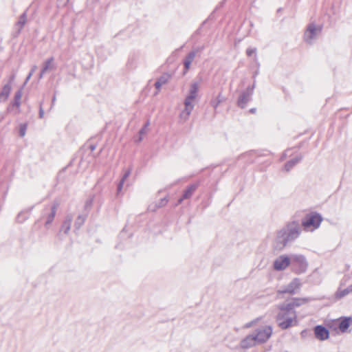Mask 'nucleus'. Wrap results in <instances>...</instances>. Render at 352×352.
<instances>
[{
  "label": "nucleus",
  "instance_id": "9",
  "mask_svg": "<svg viewBox=\"0 0 352 352\" xmlns=\"http://www.w3.org/2000/svg\"><path fill=\"white\" fill-rule=\"evenodd\" d=\"M291 257L286 255L280 256L274 262V268L277 271H282L285 270L289 265H291Z\"/></svg>",
  "mask_w": 352,
  "mask_h": 352
},
{
  "label": "nucleus",
  "instance_id": "13",
  "mask_svg": "<svg viewBox=\"0 0 352 352\" xmlns=\"http://www.w3.org/2000/svg\"><path fill=\"white\" fill-rule=\"evenodd\" d=\"M352 323V317H342L338 321H335V325H338L339 330H347Z\"/></svg>",
  "mask_w": 352,
  "mask_h": 352
},
{
  "label": "nucleus",
  "instance_id": "11",
  "mask_svg": "<svg viewBox=\"0 0 352 352\" xmlns=\"http://www.w3.org/2000/svg\"><path fill=\"white\" fill-rule=\"evenodd\" d=\"M27 22V10L25 11L20 16L19 20L16 22L14 25V28L16 30L14 36H17L21 32L23 26L25 25Z\"/></svg>",
  "mask_w": 352,
  "mask_h": 352
},
{
  "label": "nucleus",
  "instance_id": "46",
  "mask_svg": "<svg viewBox=\"0 0 352 352\" xmlns=\"http://www.w3.org/2000/svg\"><path fill=\"white\" fill-rule=\"evenodd\" d=\"M267 329L266 330H272V327L271 326H267Z\"/></svg>",
  "mask_w": 352,
  "mask_h": 352
},
{
  "label": "nucleus",
  "instance_id": "29",
  "mask_svg": "<svg viewBox=\"0 0 352 352\" xmlns=\"http://www.w3.org/2000/svg\"><path fill=\"white\" fill-rule=\"evenodd\" d=\"M351 292H352V284L351 285H349L347 288L341 291L340 292V294H338V296L340 298H342Z\"/></svg>",
  "mask_w": 352,
  "mask_h": 352
},
{
  "label": "nucleus",
  "instance_id": "30",
  "mask_svg": "<svg viewBox=\"0 0 352 352\" xmlns=\"http://www.w3.org/2000/svg\"><path fill=\"white\" fill-rule=\"evenodd\" d=\"M28 124L26 123L21 124L19 126V135L23 137L25 135Z\"/></svg>",
  "mask_w": 352,
  "mask_h": 352
},
{
  "label": "nucleus",
  "instance_id": "39",
  "mask_svg": "<svg viewBox=\"0 0 352 352\" xmlns=\"http://www.w3.org/2000/svg\"><path fill=\"white\" fill-rule=\"evenodd\" d=\"M32 72H30V74H28V76H27L26 79H25V83L28 82V80L30 79L31 76H32Z\"/></svg>",
  "mask_w": 352,
  "mask_h": 352
},
{
  "label": "nucleus",
  "instance_id": "37",
  "mask_svg": "<svg viewBox=\"0 0 352 352\" xmlns=\"http://www.w3.org/2000/svg\"><path fill=\"white\" fill-rule=\"evenodd\" d=\"M15 79V74H12L10 78H9V80H8V83H10V85H11V84L12 83V82Z\"/></svg>",
  "mask_w": 352,
  "mask_h": 352
},
{
  "label": "nucleus",
  "instance_id": "5",
  "mask_svg": "<svg viewBox=\"0 0 352 352\" xmlns=\"http://www.w3.org/2000/svg\"><path fill=\"white\" fill-rule=\"evenodd\" d=\"M302 285L301 281L299 278H294L287 285L283 287L278 290V294H289L291 295L298 293Z\"/></svg>",
  "mask_w": 352,
  "mask_h": 352
},
{
  "label": "nucleus",
  "instance_id": "43",
  "mask_svg": "<svg viewBox=\"0 0 352 352\" xmlns=\"http://www.w3.org/2000/svg\"><path fill=\"white\" fill-rule=\"evenodd\" d=\"M20 217H21V214H18V216H17V217H16V220H17V221H19V222H21V221H21V220H20Z\"/></svg>",
  "mask_w": 352,
  "mask_h": 352
},
{
  "label": "nucleus",
  "instance_id": "4",
  "mask_svg": "<svg viewBox=\"0 0 352 352\" xmlns=\"http://www.w3.org/2000/svg\"><path fill=\"white\" fill-rule=\"evenodd\" d=\"M291 265L296 273L300 274L305 272L307 263L305 256L302 255H292L291 256Z\"/></svg>",
  "mask_w": 352,
  "mask_h": 352
},
{
  "label": "nucleus",
  "instance_id": "26",
  "mask_svg": "<svg viewBox=\"0 0 352 352\" xmlns=\"http://www.w3.org/2000/svg\"><path fill=\"white\" fill-rule=\"evenodd\" d=\"M86 218V215L80 214L78 216L74 224L76 229L78 230L83 225Z\"/></svg>",
  "mask_w": 352,
  "mask_h": 352
},
{
  "label": "nucleus",
  "instance_id": "22",
  "mask_svg": "<svg viewBox=\"0 0 352 352\" xmlns=\"http://www.w3.org/2000/svg\"><path fill=\"white\" fill-rule=\"evenodd\" d=\"M11 89L12 86L10 83L6 84L0 92V100L2 99L3 101H6L10 95Z\"/></svg>",
  "mask_w": 352,
  "mask_h": 352
},
{
  "label": "nucleus",
  "instance_id": "35",
  "mask_svg": "<svg viewBox=\"0 0 352 352\" xmlns=\"http://www.w3.org/2000/svg\"><path fill=\"white\" fill-rule=\"evenodd\" d=\"M69 0H58V6H64L68 3Z\"/></svg>",
  "mask_w": 352,
  "mask_h": 352
},
{
  "label": "nucleus",
  "instance_id": "23",
  "mask_svg": "<svg viewBox=\"0 0 352 352\" xmlns=\"http://www.w3.org/2000/svg\"><path fill=\"white\" fill-rule=\"evenodd\" d=\"M131 168H129L128 170H126L122 177L117 188V193L118 194L122 189L123 185L126 179L130 176L131 173Z\"/></svg>",
  "mask_w": 352,
  "mask_h": 352
},
{
  "label": "nucleus",
  "instance_id": "14",
  "mask_svg": "<svg viewBox=\"0 0 352 352\" xmlns=\"http://www.w3.org/2000/svg\"><path fill=\"white\" fill-rule=\"evenodd\" d=\"M54 58L51 57L46 60L44 63L43 68L39 74V79H41L43 77V75L49 70H52L55 69V65L54 64Z\"/></svg>",
  "mask_w": 352,
  "mask_h": 352
},
{
  "label": "nucleus",
  "instance_id": "36",
  "mask_svg": "<svg viewBox=\"0 0 352 352\" xmlns=\"http://www.w3.org/2000/svg\"><path fill=\"white\" fill-rule=\"evenodd\" d=\"M313 330H327V328L322 325L316 326Z\"/></svg>",
  "mask_w": 352,
  "mask_h": 352
},
{
  "label": "nucleus",
  "instance_id": "47",
  "mask_svg": "<svg viewBox=\"0 0 352 352\" xmlns=\"http://www.w3.org/2000/svg\"><path fill=\"white\" fill-rule=\"evenodd\" d=\"M285 157V154H283V155H282V158H283Z\"/></svg>",
  "mask_w": 352,
  "mask_h": 352
},
{
  "label": "nucleus",
  "instance_id": "45",
  "mask_svg": "<svg viewBox=\"0 0 352 352\" xmlns=\"http://www.w3.org/2000/svg\"><path fill=\"white\" fill-rule=\"evenodd\" d=\"M56 100V97L54 96L53 98H52V104H54V102H55Z\"/></svg>",
  "mask_w": 352,
  "mask_h": 352
},
{
  "label": "nucleus",
  "instance_id": "34",
  "mask_svg": "<svg viewBox=\"0 0 352 352\" xmlns=\"http://www.w3.org/2000/svg\"><path fill=\"white\" fill-rule=\"evenodd\" d=\"M38 116H39V118H43L44 116V111L42 107V103L40 104Z\"/></svg>",
  "mask_w": 352,
  "mask_h": 352
},
{
  "label": "nucleus",
  "instance_id": "8",
  "mask_svg": "<svg viewBox=\"0 0 352 352\" xmlns=\"http://www.w3.org/2000/svg\"><path fill=\"white\" fill-rule=\"evenodd\" d=\"M322 30L320 26H316L314 23H311L307 26V30L305 33V41L311 44V41L314 39L316 35Z\"/></svg>",
  "mask_w": 352,
  "mask_h": 352
},
{
  "label": "nucleus",
  "instance_id": "44",
  "mask_svg": "<svg viewBox=\"0 0 352 352\" xmlns=\"http://www.w3.org/2000/svg\"><path fill=\"white\" fill-rule=\"evenodd\" d=\"M255 111H256V109L255 108H252V109H251L250 110V112L252 113H255Z\"/></svg>",
  "mask_w": 352,
  "mask_h": 352
},
{
  "label": "nucleus",
  "instance_id": "27",
  "mask_svg": "<svg viewBox=\"0 0 352 352\" xmlns=\"http://www.w3.org/2000/svg\"><path fill=\"white\" fill-rule=\"evenodd\" d=\"M171 76L167 73L164 74L157 80L160 82L162 85L166 84L170 80Z\"/></svg>",
  "mask_w": 352,
  "mask_h": 352
},
{
  "label": "nucleus",
  "instance_id": "28",
  "mask_svg": "<svg viewBox=\"0 0 352 352\" xmlns=\"http://www.w3.org/2000/svg\"><path fill=\"white\" fill-rule=\"evenodd\" d=\"M148 125H149V122L148 121L145 123L144 126L140 129V131L139 132L140 137L138 139V142L142 141V136L146 133Z\"/></svg>",
  "mask_w": 352,
  "mask_h": 352
},
{
  "label": "nucleus",
  "instance_id": "31",
  "mask_svg": "<svg viewBox=\"0 0 352 352\" xmlns=\"http://www.w3.org/2000/svg\"><path fill=\"white\" fill-rule=\"evenodd\" d=\"M168 203V199L167 198L164 197L163 199H161L160 200V201L155 204V208L153 209V210L155 209V208H162L164 206L166 205V204Z\"/></svg>",
  "mask_w": 352,
  "mask_h": 352
},
{
  "label": "nucleus",
  "instance_id": "40",
  "mask_svg": "<svg viewBox=\"0 0 352 352\" xmlns=\"http://www.w3.org/2000/svg\"><path fill=\"white\" fill-rule=\"evenodd\" d=\"M96 148V146L95 144H91L89 146V148L91 151H94Z\"/></svg>",
  "mask_w": 352,
  "mask_h": 352
},
{
  "label": "nucleus",
  "instance_id": "3",
  "mask_svg": "<svg viewBox=\"0 0 352 352\" xmlns=\"http://www.w3.org/2000/svg\"><path fill=\"white\" fill-rule=\"evenodd\" d=\"M322 221V217L318 213H310L305 216L302 221V226L305 230L318 228Z\"/></svg>",
  "mask_w": 352,
  "mask_h": 352
},
{
  "label": "nucleus",
  "instance_id": "24",
  "mask_svg": "<svg viewBox=\"0 0 352 352\" xmlns=\"http://www.w3.org/2000/svg\"><path fill=\"white\" fill-rule=\"evenodd\" d=\"M22 94H23V92H22L21 89L18 90L15 93L14 98V101L12 103V105L13 107H16L18 109L19 108V107L21 105V100Z\"/></svg>",
  "mask_w": 352,
  "mask_h": 352
},
{
  "label": "nucleus",
  "instance_id": "10",
  "mask_svg": "<svg viewBox=\"0 0 352 352\" xmlns=\"http://www.w3.org/2000/svg\"><path fill=\"white\" fill-rule=\"evenodd\" d=\"M344 331H314V338L319 340H324L329 338H333Z\"/></svg>",
  "mask_w": 352,
  "mask_h": 352
},
{
  "label": "nucleus",
  "instance_id": "7",
  "mask_svg": "<svg viewBox=\"0 0 352 352\" xmlns=\"http://www.w3.org/2000/svg\"><path fill=\"white\" fill-rule=\"evenodd\" d=\"M254 89V85L252 87H248L245 91H244L239 97L237 101V105L241 108L244 109L248 102L250 101L252 95L253 94V90Z\"/></svg>",
  "mask_w": 352,
  "mask_h": 352
},
{
  "label": "nucleus",
  "instance_id": "20",
  "mask_svg": "<svg viewBox=\"0 0 352 352\" xmlns=\"http://www.w3.org/2000/svg\"><path fill=\"white\" fill-rule=\"evenodd\" d=\"M302 159V155L300 154L296 157L290 160L285 164V170L287 172H289L294 166H295L298 163H299Z\"/></svg>",
  "mask_w": 352,
  "mask_h": 352
},
{
  "label": "nucleus",
  "instance_id": "41",
  "mask_svg": "<svg viewBox=\"0 0 352 352\" xmlns=\"http://www.w3.org/2000/svg\"><path fill=\"white\" fill-rule=\"evenodd\" d=\"M308 331H301V336L302 338H305L307 334Z\"/></svg>",
  "mask_w": 352,
  "mask_h": 352
},
{
  "label": "nucleus",
  "instance_id": "33",
  "mask_svg": "<svg viewBox=\"0 0 352 352\" xmlns=\"http://www.w3.org/2000/svg\"><path fill=\"white\" fill-rule=\"evenodd\" d=\"M256 52V49H251V48H248L247 50H246V54L248 56H251L253 54H254Z\"/></svg>",
  "mask_w": 352,
  "mask_h": 352
},
{
  "label": "nucleus",
  "instance_id": "12",
  "mask_svg": "<svg viewBox=\"0 0 352 352\" xmlns=\"http://www.w3.org/2000/svg\"><path fill=\"white\" fill-rule=\"evenodd\" d=\"M271 334L272 331H256V333L253 334L256 344L267 341L271 336Z\"/></svg>",
  "mask_w": 352,
  "mask_h": 352
},
{
  "label": "nucleus",
  "instance_id": "15",
  "mask_svg": "<svg viewBox=\"0 0 352 352\" xmlns=\"http://www.w3.org/2000/svg\"><path fill=\"white\" fill-rule=\"evenodd\" d=\"M197 187V184H191L188 186L186 188V189L184 191L182 197L178 200V204H182L184 199H187L191 197V196L195 192Z\"/></svg>",
  "mask_w": 352,
  "mask_h": 352
},
{
  "label": "nucleus",
  "instance_id": "17",
  "mask_svg": "<svg viewBox=\"0 0 352 352\" xmlns=\"http://www.w3.org/2000/svg\"><path fill=\"white\" fill-rule=\"evenodd\" d=\"M199 50V49H197L195 51H191L190 52H189L187 54V56L184 58V74H186L188 72V70L189 69L191 63L193 61V60L196 56V54Z\"/></svg>",
  "mask_w": 352,
  "mask_h": 352
},
{
  "label": "nucleus",
  "instance_id": "32",
  "mask_svg": "<svg viewBox=\"0 0 352 352\" xmlns=\"http://www.w3.org/2000/svg\"><path fill=\"white\" fill-rule=\"evenodd\" d=\"M259 320H260V318H256V319H255V320H252V321H251V322H250L246 323V324L243 326V328H245V329H249V328L252 327L253 326V324H254V323H256V322H258Z\"/></svg>",
  "mask_w": 352,
  "mask_h": 352
},
{
  "label": "nucleus",
  "instance_id": "25",
  "mask_svg": "<svg viewBox=\"0 0 352 352\" xmlns=\"http://www.w3.org/2000/svg\"><path fill=\"white\" fill-rule=\"evenodd\" d=\"M224 101H226V98L222 96L221 93H219L217 97L214 100L211 101V105L214 109H217V107Z\"/></svg>",
  "mask_w": 352,
  "mask_h": 352
},
{
  "label": "nucleus",
  "instance_id": "38",
  "mask_svg": "<svg viewBox=\"0 0 352 352\" xmlns=\"http://www.w3.org/2000/svg\"><path fill=\"white\" fill-rule=\"evenodd\" d=\"M162 85L158 82V80H157L155 82V87L156 88V89L157 91H160V88L162 87Z\"/></svg>",
  "mask_w": 352,
  "mask_h": 352
},
{
  "label": "nucleus",
  "instance_id": "2",
  "mask_svg": "<svg viewBox=\"0 0 352 352\" xmlns=\"http://www.w3.org/2000/svg\"><path fill=\"white\" fill-rule=\"evenodd\" d=\"M300 233V226L296 221L288 223L284 228L277 232L275 241V248L278 250L283 249L288 243L298 237Z\"/></svg>",
  "mask_w": 352,
  "mask_h": 352
},
{
  "label": "nucleus",
  "instance_id": "42",
  "mask_svg": "<svg viewBox=\"0 0 352 352\" xmlns=\"http://www.w3.org/2000/svg\"><path fill=\"white\" fill-rule=\"evenodd\" d=\"M37 67L36 65L33 66L30 72H32V74H33V73L35 72V70L36 69Z\"/></svg>",
  "mask_w": 352,
  "mask_h": 352
},
{
  "label": "nucleus",
  "instance_id": "6",
  "mask_svg": "<svg viewBox=\"0 0 352 352\" xmlns=\"http://www.w3.org/2000/svg\"><path fill=\"white\" fill-rule=\"evenodd\" d=\"M58 206L59 204L58 202H54L51 206L45 208L43 217H46V221L45 223L46 227L53 221Z\"/></svg>",
  "mask_w": 352,
  "mask_h": 352
},
{
  "label": "nucleus",
  "instance_id": "19",
  "mask_svg": "<svg viewBox=\"0 0 352 352\" xmlns=\"http://www.w3.org/2000/svg\"><path fill=\"white\" fill-rule=\"evenodd\" d=\"M72 221L73 216L72 214H68L63 222L60 230L63 231L65 234L69 233Z\"/></svg>",
  "mask_w": 352,
  "mask_h": 352
},
{
  "label": "nucleus",
  "instance_id": "16",
  "mask_svg": "<svg viewBox=\"0 0 352 352\" xmlns=\"http://www.w3.org/2000/svg\"><path fill=\"white\" fill-rule=\"evenodd\" d=\"M184 106H185V108H184V111L181 113L180 116H181V118H184V120H187L188 118V116H190L191 111H192V109L194 108V104H192V100L185 99Z\"/></svg>",
  "mask_w": 352,
  "mask_h": 352
},
{
  "label": "nucleus",
  "instance_id": "1",
  "mask_svg": "<svg viewBox=\"0 0 352 352\" xmlns=\"http://www.w3.org/2000/svg\"><path fill=\"white\" fill-rule=\"evenodd\" d=\"M312 299L311 298H293L280 306V312L276 317L278 325L282 329L294 327L297 322L296 312L294 309L305 305Z\"/></svg>",
  "mask_w": 352,
  "mask_h": 352
},
{
  "label": "nucleus",
  "instance_id": "18",
  "mask_svg": "<svg viewBox=\"0 0 352 352\" xmlns=\"http://www.w3.org/2000/svg\"><path fill=\"white\" fill-rule=\"evenodd\" d=\"M198 89L199 84L197 82L192 83L190 87L189 94L186 99L193 101L197 96Z\"/></svg>",
  "mask_w": 352,
  "mask_h": 352
},
{
  "label": "nucleus",
  "instance_id": "21",
  "mask_svg": "<svg viewBox=\"0 0 352 352\" xmlns=\"http://www.w3.org/2000/svg\"><path fill=\"white\" fill-rule=\"evenodd\" d=\"M254 339L255 338H254L253 334L247 336L245 339H243L241 341V347L247 349V348H250V347H252V346L256 345V341Z\"/></svg>",
  "mask_w": 352,
  "mask_h": 352
}]
</instances>
